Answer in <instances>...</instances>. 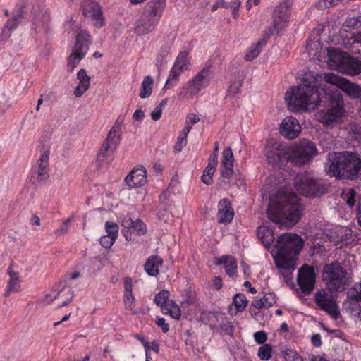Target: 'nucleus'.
Here are the masks:
<instances>
[{"label": "nucleus", "mask_w": 361, "mask_h": 361, "mask_svg": "<svg viewBox=\"0 0 361 361\" xmlns=\"http://www.w3.org/2000/svg\"><path fill=\"white\" fill-rule=\"evenodd\" d=\"M264 44L263 43H261L260 41H259L257 43L254 44L250 46L249 48L248 51L246 53L245 56V59L247 61H251L254 59H255L262 51V48L264 47Z\"/></svg>", "instance_id": "a19ab883"}, {"label": "nucleus", "mask_w": 361, "mask_h": 361, "mask_svg": "<svg viewBox=\"0 0 361 361\" xmlns=\"http://www.w3.org/2000/svg\"><path fill=\"white\" fill-rule=\"evenodd\" d=\"M350 236V231L342 226H336L331 229H326L324 233V240H328L334 245L342 248L347 244V240Z\"/></svg>", "instance_id": "6ab92c4d"}, {"label": "nucleus", "mask_w": 361, "mask_h": 361, "mask_svg": "<svg viewBox=\"0 0 361 361\" xmlns=\"http://www.w3.org/2000/svg\"><path fill=\"white\" fill-rule=\"evenodd\" d=\"M317 153L314 142L303 139L288 147V161L296 166L308 164Z\"/></svg>", "instance_id": "6e6552de"}, {"label": "nucleus", "mask_w": 361, "mask_h": 361, "mask_svg": "<svg viewBox=\"0 0 361 361\" xmlns=\"http://www.w3.org/2000/svg\"><path fill=\"white\" fill-rule=\"evenodd\" d=\"M183 71L173 66L169 71L167 80L165 83L164 89H169L173 87L180 80V75Z\"/></svg>", "instance_id": "c9c22d12"}, {"label": "nucleus", "mask_w": 361, "mask_h": 361, "mask_svg": "<svg viewBox=\"0 0 361 361\" xmlns=\"http://www.w3.org/2000/svg\"><path fill=\"white\" fill-rule=\"evenodd\" d=\"M265 156L269 164L273 166L283 165L288 161V147L280 142H271L266 146Z\"/></svg>", "instance_id": "2eb2a0df"}, {"label": "nucleus", "mask_w": 361, "mask_h": 361, "mask_svg": "<svg viewBox=\"0 0 361 361\" xmlns=\"http://www.w3.org/2000/svg\"><path fill=\"white\" fill-rule=\"evenodd\" d=\"M329 100L330 107L326 111L318 114L319 121L325 126L338 122L343 116V99L341 93L326 94Z\"/></svg>", "instance_id": "9b49d317"}, {"label": "nucleus", "mask_w": 361, "mask_h": 361, "mask_svg": "<svg viewBox=\"0 0 361 361\" xmlns=\"http://www.w3.org/2000/svg\"><path fill=\"white\" fill-rule=\"evenodd\" d=\"M265 307L262 298L255 299L250 307V312L253 315H257L259 312V310Z\"/></svg>", "instance_id": "8fccbe9b"}, {"label": "nucleus", "mask_w": 361, "mask_h": 361, "mask_svg": "<svg viewBox=\"0 0 361 361\" xmlns=\"http://www.w3.org/2000/svg\"><path fill=\"white\" fill-rule=\"evenodd\" d=\"M290 11V6L287 3H283L278 5L273 13V26L269 27L264 30L262 38L259 40L264 45L267 40L276 32L279 35L283 29L287 27L289 21Z\"/></svg>", "instance_id": "9d476101"}, {"label": "nucleus", "mask_w": 361, "mask_h": 361, "mask_svg": "<svg viewBox=\"0 0 361 361\" xmlns=\"http://www.w3.org/2000/svg\"><path fill=\"white\" fill-rule=\"evenodd\" d=\"M328 64L331 69L348 75L361 73V59L338 49H328Z\"/></svg>", "instance_id": "423d86ee"}, {"label": "nucleus", "mask_w": 361, "mask_h": 361, "mask_svg": "<svg viewBox=\"0 0 361 361\" xmlns=\"http://www.w3.org/2000/svg\"><path fill=\"white\" fill-rule=\"evenodd\" d=\"M324 168L326 174L336 179L361 178V158L350 151L331 152L327 154Z\"/></svg>", "instance_id": "f03ea898"}, {"label": "nucleus", "mask_w": 361, "mask_h": 361, "mask_svg": "<svg viewBox=\"0 0 361 361\" xmlns=\"http://www.w3.org/2000/svg\"><path fill=\"white\" fill-rule=\"evenodd\" d=\"M125 181L130 188L143 186L147 182V171L145 168H134L126 177Z\"/></svg>", "instance_id": "4be33fe9"}, {"label": "nucleus", "mask_w": 361, "mask_h": 361, "mask_svg": "<svg viewBox=\"0 0 361 361\" xmlns=\"http://www.w3.org/2000/svg\"><path fill=\"white\" fill-rule=\"evenodd\" d=\"M262 299L266 308H269L276 303V296L271 292L264 293Z\"/></svg>", "instance_id": "3c124183"}, {"label": "nucleus", "mask_w": 361, "mask_h": 361, "mask_svg": "<svg viewBox=\"0 0 361 361\" xmlns=\"http://www.w3.org/2000/svg\"><path fill=\"white\" fill-rule=\"evenodd\" d=\"M49 157L48 151L43 152L37 162V180L38 182L45 181L49 178Z\"/></svg>", "instance_id": "bb28decb"}, {"label": "nucleus", "mask_w": 361, "mask_h": 361, "mask_svg": "<svg viewBox=\"0 0 361 361\" xmlns=\"http://www.w3.org/2000/svg\"><path fill=\"white\" fill-rule=\"evenodd\" d=\"M355 210L358 224L361 226V194L357 197V204Z\"/></svg>", "instance_id": "0e129e2a"}, {"label": "nucleus", "mask_w": 361, "mask_h": 361, "mask_svg": "<svg viewBox=\"0 0 361 361\" xmlns=\"http://www.w3.org/2000/svg\"><path fill=\"white\" fill-rule=\"evenodd\" d=\"M303 247V239L296 233H286L278 238L274 262L282 274L290 273L295 269L296 260Z\"/></svg>", "instance_id": "7ed1b4c3"}, {"label": "nucleus", "mask_w": 361, "mask_h": 361, "mask_svg": "<svg viewBox=\"0 0 361 361\" xmlns=\"http://www.w3.org/2000/svg\"><path fill=\"white\" fill-rule=\"evenodd\" d=\"M116 239L109 235H103L100 238V245L104 248H110L114 243Z\"/></svg>", "instance_id": "6e6d98bb"}, {"label": "nucleus", "mask_w": 361, "mask_h": 361, "mask_svg": "<svg viewBox=\"0 0 361 361\" xmlns=\"http://www.w3.org/2000/svg\"><path fill=\"white\" fill-rule=\"evenodd\" d=\"M70 219H66L61 225L60 228L55 231L56 235H61L68 232L69 229Z\"/></svg>", "instance_id": "bf43d9fd"}, {"label": "nucleus", "mask_w": 361, "mask_h": 361, "mask_svg": "<svg viewBox=\"0 0 361 361\" xmlns=\"http://www.w3.org/2000/svg\"><path fill=\"white\" fill-rule=\"evenodd\" d=\"M208 161V165L216 167L218 163V154L216 152H213L209 155Z\"/></svg>", "instance_id": "774afa93"}, {"label": "nucleus", "mask_w": 361, "mask_h": 361, "mask_svg": "<svg viewBox=\"0 0 361 361\" xmlns=\"http://www.w3.org/2000/svg\"><path fill=\"white\" fill-rule=\"evenodd\" d=\"M156 324L159 326L164 333H166L169 330V324L166 322V320L163 317H157Z\"/></svg>", "instance_id": "052dcab7"}, {"label": "nucleus", "mask_w": 361, "mask_h": 361, "mask_svg": "<svg viewBox=\"0 0 361 361\" xmlns=\"http://www.w3.org/2000/svg\"><path fill=\"white\" fill-rule=\"evenodd\" d=\"M13 266L14 264L12 262L7 269V273L10 279L5 294L6 296H8L11 292L18 293L20 290L21 280L20 279L18 272L14 271Z\"/></svg>", "instance_id": "c756f323"}, {"label": "nucleus", "mask_w": 361, "mask_h": 361, "mask_svg": "<svg viewBox=\"0 0 361 361\" xmlns=\"http://www.w3.org/2000/svg\"><path fill=\"white\" fill-rule=\"evenodd\" d=\"M324 80L326 83L341 89L351 98L358 99L361 97V87L343 77L329 73L325 74Z\"/></svg>", "instance_id": "4468645a"}, {"label": "nucleus", "mask_w": 361, "mask_h": 361, "mask_svg": "<svg viewBox=\"0 0 361 361\" xmlns=\"http://www.w3.org/2000/svg\"><path fill=\"white\" fill-rule=\"evenodd\" d=\"M166 6V0H151L145 6L135 32L140 35L152 32L158 25Z\"/></svg>", "instance_id": "39448f33"}, {"label": "nucleus", "mask_w": 361, "mask_h": 361, "mask_svg": "<svg viewBox=\"0 0 361 361\" xmlns=\"http://www.w3.org/2000/svg\"><path fill=\"white\" fill-rule=\"evenodd\" d=\"M233 303L238 312H242L247 307L248 301L244 294L238 293L233 297Z\"/></svg>", "instance_id": "37998d69"}, {"label": "nucleus", "mask_w": 361, "mask_h": 361, "mask_svg": "<svg viewBox=\"0 0 361 361\" xmlns=\"http://www.w3.org/2000/svg\"><path fill=\"white\" fill-rule=\"evenodd\" d=\"M254 338L257 343L260 345L266 344L267 340V335L264 331H259L254 334Z\"/></svg>", "instance_id": "5fc2aeb1"}, {"label": "nucleus", "mask_w": 361, "mask_h": 361, "mask_svg": "<svg viewBox=\"0 0 361 361\" xmlns=\"http://www.w3.org/2000/svg\"><path fill=\"white\" fill-rule=\"evenodd\" d=\"M90 43V33L85 30H81L76 36L75 46L68 58V72L72 73L80 61L85 58Z\"/></svg>", "instance_id": "1a4fd4ad"}, {"label": "nucleus", "mask_w": 361, "mask_h": 361, "mask_svg": "<svg viewBox=\"0 0 361 361\" xmlns=\"http://www.w3.org/2000/svg\"><path fill=\"white\" fill-rule=\"evenodd\" d=\"M169 292L166 290H161L154 296V302L157 306H159L161 307L162 312H164V308L171 301L169 300Z\"/></svg>", "instance_id": "e433bc0d"}, {"label": "nucleus", "mask_w": 361, "mask_h": 361, "mask_svg": "<svg viewBox=\"0 0 361 361\" xmlns=\"http://www.w3.org/2000/svg\"><path fill=\"white\" fill-rule=\"evenodd\" d=\"M257 235L266 247H269L274 242V231L267 224H263L257 228Z\"/></svg>", "instance_id": "7c9ffc66"}, {"label": "nucleus", "mask_w": 361, "mask_h": 361, "mask_svg": "<svg viewBox=\"0 0 361 361\" xmlns=\"http://www.w3.org/2000/svg\"><path fill=\"white\" fill-rule=\"evenodd\" d=\"M82 9L85 16L90 18L95 27L99 28L104 25L102 13L98 3L92 0H85L82 3Z\"/></svg>", "instance_id": "aec40b11"}, {"label": "nucleus", "mask_w": 361, "mask_h": 361, "mask_svg": "<svg viewBox=\"0 0 361 361\" xmlns=\"http://www.w3.org/2000/svg\"><path fill=\"white\" fill-rule=\"evenodd\" d=\"M272 355V347L270 344H264L258 349L257 356L261 360L268 361Z\"/></svg>", "instance_id": "c03bdc74"}, {"label": "nucleus", "mask_w": 361, "mask_h": 361, "mask_svg": "<svg viewBox=\"0 0 361 361\" xmlns=\"http://www.w3.org/2000/svg\"><path fill=\"white\" fill-rule=\"evenodd\" d=\"M347 298L351 310L361 314V281L348 290Z\"/></svg>", "instance_id": "a878e982"}, {"label": "nucleus", "mask_w": 361, "mask_h": 361, "mask_svg": "<svg viewBox=\"0 0 361 361\" xmlns=\"http://www.w3.org/2000/svg\"><path fill=\"white\" fill-rule=\"evenodd\" d=\"M234 216V211L228 199H221L218 203L217 219L219 223L229 224Z\"/></svg>", "instance_id": "5701e85b"}, {"label": "nucleus", "mask_w": 361, "mask_h": 361, "mask_svg": "<svg viewBox=\"0 0 361 361\" xmlns=\"http://www.w3.org/2000/svg\"><path fill=\"white\" fill-rule=\"evenodd\" d=\"M77 78L80 81L76 86L74 94L76 97H80L90 87V78L87 75L85 69H80L77 74Z\"/></svg>", "instance_id": "2f4dec72"}, {"label": "nucleus", "mask_w": 361, "mask_h": 361, "mask_svg": "<svg viewBox=\"0 0 361 361\" xmlns=\"http://www.w3.org/2000/svg\"><path fill=\"white\" fill-rule=\"evenodd\" d=\"M23 18V13L20 12L8 19L2 28L0 39L3 41L8 39L11 37L12 32L18 27Z\"/></svg>", "instance_id": "cd10ccee"}, {"label": "nucleus", "mask_w": 361, "mask_h": 361, "mask_svg": "<svg viewBox=\"0 0 361 361\" xmlns=\"http://www.w3.org/2000/svg\"><path fill=\"white\" fill-rule=\"evenodd\" d=\"M73 296V291L70 287L66 286V282L59 281L53 286L51 293L46 295V300L51 302L56 299H61V303L58 305L59 307H61L68 305Z\"/></svg>", "instance_id": "f3484780"}, {"label": "nucleus", "mask_w": 361, "mask_h": 361, "mask_svg": "<svg viewBox=\"0 0 361 361\" xmlns=\"http://www.w3.org/2000/svg\"><path fill=\"white\" fill-rule=\"evenodd\" d=\"M357 192L354 188H350L346 193L345 194L344 199L346 201V204L350 207L353 208L355 206V203L357 201L356 199Z\"/></svg>", "instance_id": "09e8293b"}, {"label": "nucleus", "mask_w": 361, "mask_h": 361, "mask_svg": "<svg viewBox=\"0 0 361 361\" xmlns=\"http://www.w3.org/2000/svg\"><path fill=\"white\" fill-rule=\"evenodd\" d=\"M297 283L304 295H310L313 291L316 283L314 267L307 264L300 267L298 271Z\"/></svg>", "instance_id": "dca6fc26"}, {"label": "nucleus", "mask_w": 361, "mask_h": 361, "mask_svg": "<svg viewBox=\"0 0 361 361\" xmlns=\"http://www.w3.org/2000/svg\"><path fill=\"white\" fill-rule=\"evenodd\" d=\"M297 190L308 197H319L325 192V188L321 179L307 175L302 176L296 181Z\"/></svg>", "instance_id": "ddd939ff"}, {"label": "nucleus", "mask_w": 361, "mask_h": 361, "mask_svg": "<svg viewBox=\"0 0 361 361\" xmlns=\"http://www.w3.org/2000/svg\"><path fill=\"white\" fill-rule=\"evenodd\" d=\"M343 27L345 31L351 32L353 39V32H361V21L356 18H350L346 20Z\"/></svg>", "instance_id": "58836bf2"}, {"label": "nucleus", "mask_w": 361, "mask_h": 361, "mask_svg": "<svg viewBox=\"0 0 361 361\" xmlns=\"http://www.w3.org/2000/svg\"><path fill=\"white\" fill-rule=\"evenodd\" d=\"M200 121V118L195 114H188L185 118V123L192 126Z\"/></svg>", "instance_id": "e2e57ef3"}, {"label": "nucleus", "mask_w": 361, "mask_h": 361, "mask_svg": "<svg viewBox=\"0 0 361 361\" xmlns=\"http://www.w3.org/2000/svg\"><path fill=\"white\" fill-rule=\"evenodd\" d=\"M212 67L206 66L199 71L192 80L188 81L178 90V99L179 100L192 99L202 89L206 88L210 83L212 78Z\"/></svg>", "instance_id": "0eeeda50"}, {"label": "nucleus", "mask_w": 361, "mask_h": 361, "mask_svg": "<svg viewBox=\"0 0 361 361\" xmlns=\"http://www.w3.org/2000/svg\"><path fill=\"white\" fill-rule=\"evenodd\" d=\"M164 264L163 259L159 255L149 256L145 264V271L150 276H157L159 274V267Z\"/></svg>", "instance_id": "c85d7f7f"}, {"label": "nucleus", "mask_w": 361, "mask_h": 361, "mask_svg": "<svg viewBox=\"0 0 361 361\" xmlns=\"http://www.w3.org/2000/svg\"><path fill=\"white\" fill-rule=\"evenodd\" d=\"M217 264H224L226 274L230 277H235L237 275V260L231 255H223L216 262Z\"/></svg>", "instance_id": "473e14b6"}, {"label": "nucleus", "mask_w": 361, "mask_h": 361, "mask_svg": "<svg viewBox=\"0 0 361 361\" xmlns=\"http://www.w3.org/2000/svg\"><path fill=\"white\" fill-rule=\"evenodd\" d=\"M280 133L289 140L296 138L301 133V126L292 116H286L280 125Z\"/></svg>", "instance_id": "412c9836"}, {"label": "nucleus", "mask_w": 361, "mask_h": 361, "mask_svg": "<svg viewBox=\"0 0 361 361\" xmlns=\"http://www.w3.org/2000/svg\"><path fill=\"white\" fill-rule=\"evenodd\" d=\"M123 295L133 294V280L130 277H126L123 281Z\"/></svg>", "instance_id": "4d7b16f0"}, {"label": "nucleus", "mask_w": 361, "mask_h": 361, "mask_svg": "<svg viewBox=\"0 0 361 361\" xmlns=\"http://www.w3.org/2000/svg\"><path fill=\"white\" fill-rule=\"evenodd\" d=\"M283 357L286 361H303L302 357L292 349H286L283 352Z\"/></svg>", "instance_id": "de8ad7c7"}, {"label": "nucleus", "mask_w": 361, "mask_h": 361, "mask_svg": "<svg viewBox=\"0 0 361 361\" xmlns=\"http://www.w3.org/2000/svg\"><path fill=\"white\" fill-rule=\"evenodd\" d=\"M314 302L322 310L326 312L333 319H336L339 317L340 311L337 304L325 292L317 291L315 294Z\"/></svg>", "instance_id": "a211bd4d"}, {"label": "nucleus", "mask_w": 361, "mask_h": 361, "mask_svg": "<svg viewBox=\"0 0 361 361\" xmlns=\"http://www.w3.org/2000/svg\"><path fill=\"white\" fill-rule=\"evenodd\" d=\"M289 109L295 113L314 110L321 103L319 88L314 83L292 87L285 96Z\"/></svg>", "instance_id": "20e7f679"}, {"label": "nucleus", "mask_w": 361, "mask_h": 361, "mask_svg": "<svg viewBox=\"0 0 361 361\" xmlns=\"http://www.w3.org/2000/svg\"><path fill=\"white\" fill-rule=\"evenodd\" d=\"M169 50L168 47H162L159 51V53L157 56L156 61L158 63H161L163 60L169 54Z\"/></svg>", "instance_id": "680f3d73"}, {"label": "nucleus", "mask_w": 361, "mask_h": 361, "mask_svg": "<svg viewBox=\"0 0 361 361\" xmlns=\"http://www.w3.org/2000/svg\"><path fill=\"white\" fill-rule=\"evenodd\" d=\"M233 154L231 147L224 149L222 153V159L221 163V176L229 179L233 174Z\"/></svg>", "instance_id": "b1692460"}, {"label": "nucleus", "mask_w": 361, "mask_h": 361, "mask_svg": "<svg viewBox=\"0 0 361 361\" xmlns=\"http://www.w3.org/2000/svg\"><path fill=\"white\" fill-rule=\"evenodd\" d=\"M112 154L113 153L107 149L106 147L102 146L97 154V160L99 162L104 161V160L111 158Z\"/></svg>", "instance_id": "864d4df0"}, {"label": "nucleus", "mask_w": 361, "mask_h": 361, "mask_svg": "<svg viewBox=\"0 0 361 361\" xmlns=\"http://www.w3.org/2000/svg\"><path fill=\"white\" fill-rule=\"evenodd\" d=\"M105 230L107 233L106 235L112 237L113 239L117 238L118 233V226L116 223L106 221L105 224Z\"/></svg>", "instance_id": "49530a36"}, {"label": "nucleus", "mask_w": 361, "mask_h": 361, "mask_svg": "<svg viewBox=\"0 0 361 361\" xmlns=\"http://www.w3.org/2000/svg\"><path fill=\"white\" fill-rule=\"evenodd\" d=\"M300 208L299 198L295 192L279 190L270 197L267 215L274 223L295 225L300 219Z\"/></svg>", "instance_id": "f257e3e1"}, {"label": "nucleus", "mask_w": 361, "mask_h": 361, "mask_svg": "<svg viewBox=\"0 0 361 361\" xmlns=\"http://www.w3.org/2000/svg\"><path fill=\"white\" fill-rule=\"evenodd\" d=\"M121 226L124 229H128L129 231L136 233L137 235H143L147 233L146 224L140 219L133 220L129 216H126L121 222Z\"/></svg>", "instance_id": "393cba45"}, {"label": "nucleus", "mask_w": 361, "mask_h": 361, "mask_svg": "<svg viewBox=\"0 0 361 361\" xmlns=\"http://www.w3.org/2000/svg\"><path fill=\"white\" fill-rule=\"evenodd\" d=\"M164 314H169L172 318L179 319L181 317V310L180 307L173 301L164 308Z\"/></svg>", "instance_id": "79ce46f5"}, {"label": "nucleus", "mask_w": 361, "mask_h": 361, "mask_svg": "<svg viewBox=\"0 0 361 361\" xmlns=\"http://www.w3.org/2000/svg\"><path fill=\"white\" fill-rule=\"evenodd\" d=\"M324 271L328 276L327 284L331 290L337 292L345 289V286L349 283V277L341 263L334 262L326 264Z\"/></svg>", "instance_id": "f8f14e48"}, {"label": "nucleus", "mask_w": 361, "mask_h": 361, "mask_svg": "<svg viewBox=\"0 0 361 361\" xmlns=\"http://www.w3.org/2000/svg\"><path fill=\"white\" fill-rule=\"evenodd\" d=\"M154 80L152 76H146L144 78L142 84L139 97L142 99L149 97L152 93Z\"/></svg>", "instance_id": "f704fd0d"}, {"label": "nucleus", "mask_w": 361, "mask_h": 361, "mask_svg": "<svg viewBox=\"0 0 361 361\" xmlns=\"http://www.w3.org/2000/svg\"><path fill=\"white\" fill-rule=\"evenodd\" d=\"M121 134V123L118 122V120H116L115 123L111 127L109 133H108L106 140H107L109 142L112 143L114 145V147H118L120 143Z\"/></svg>", "instance_id": "72a5a7b5"}, {"label": "nucleus", "mask_w": 361, "mask_h": 361, "mask_svg": "<svg viewBox=\"0 0 361 361\" xmlns=\"http://www.w3.org/2000/svg\"><path fill=\"white\" fill-rule=\"evenodd\" d=\"M187 145V137L178 135L177 141L174 145V149L176 152H180L182 149Z\"/></svg>", "instance_id": "13d9d810"}, {"label": "nucleus", "mask_w": 361, "mask_h": 361, "mask_svg": "<svg viewBox=\"0 0 361 361\" xmlns=\"http://www.w3.org/2000/svg\"><path fill=\"white\" fill-rule=\"evenodd\" d=\"M136 339H137L143 345L145 353H146V357H148V353L149 350V343L148 341H147L144 338L141 337L139 335L135 336Z\"/></svg>", "instance_id": "69168bd1"}, {"label": "nucleus", "mask_w": 361, "mask_h": 361, "mask_svg": "<svg viewBox=\"0 0 361 361\" xmlns=\"http://www.w3.org/2000/svg\"><path fill=\"white\" fill-rule=\"evenodd\" d=\"M188 54L187 51H180L178 54L173 66L178 68L180 71L184 72L188 68L190 65V60L188 57Z\"/></svg>", "instance_id": "4c0bfd02"}, {"label": "nucleus", "mask_w": 361, "mask_h": 361, "mask_svg": "<svg viewBox=\"0 0 361 361\" xmlns=\"http://www.w3.org/2000/svg\"><path fill=\"white\" fill-rule=\"evenodd\" d=\"M242 80H234L231 82L230 86L227 90L226 97H234L239 94L242 86Z\"/></svg>", "instance_id": "a18cd8bd"}, {"label": "nucleus", "mask_w": 361, "mask_h": 361, "mask_svg": "<svg viewBox=\"0 0 361 361\" xmlns=\"http://www.w3.org/2000/svg\"><path fill=\"white\" fill-rule=\"evenodd\" d=\"M197 297L195 291L191 288H188L184 290V300L181 302V307L184 309L188 305L197 303Z\"/></svg>", "instance_id": "ea45409f"}, {"label": "nucleus", "mask_w": 361, "mask_h": 361, "mask_svg": "<svg viewBox=\"0 0 361 361\" xmlns=\"http://www.w3.org/2000/svg\"><path fill=\"white\" fill-rule=\"evenodd\" d=\"M311 341H312V345L314 347H316V348L320 347L322 343L320 334H315L312 335V336L311 338Z\"/></svg>", "instance_id": "338daca9"}, {"label": "nucleus", "mask_w": 361, "mask_h": 361, "mask_svg": "<svg viewBox=\"0 0 361 361\" xmlns=\"http://www.w3.org/2000/svg\"><path fill=\"white\" fill-rule=\"evenodd\" d=\"M123 300L125 308L130 311L133 310L135 307V298L133 294L123 295Z\"/></svg>", "instance_id": "603ef678"}]
</instances>
